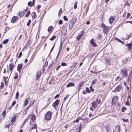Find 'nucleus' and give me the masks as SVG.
Returning a JSON list of instances; mask_svg holds the SVG:
<instances>
[{
  "label": "nucleus",
  "instance_id": "1",
  "mask_svg": "<svg viewBox=\"0 0 132 132\" xmlns=\"http://www.w3.org/2000/svg\"><path fill=\"white\" fill-rule=\"evenodd\" d=\"M77 19L76 18H73L69 25V29L70 30H71L76 22H77Z\"/></svg>",
  "mask_w": 132,
  "mask_h": 132
},
{
  "label": "nucleus",
  "instance_id": "2",
  "mask_svg": "<svg viewBox=\"0 0 132 132\" xmlns=\"http://www.w3.org/2000/svg\"><path fill=\"white\" fill-rule=\"evenodd\" d=\"M101 26L102 28H103V32L105 34H106L108 32L109 30V28L106 26L103 23H102L101 24Z\"/></svg>",
  "mask_w": 132,
  "mask_h": 132
},
{
  "label": "nucleus",
  "instance_id": "3",
  "mask_svg": "<svg viewBox=\"0 0 132 132\" xmlns=\"http://www.w3.org/2000/svg\"><path fill=\"white\" fill-rule=\"evenodd\" d=\"M52 113L50 111H48L45 115V119L46 120H49L51 119L52 115Z\"/></svg>",
  "mask_w": 132,
  "mask_h": 132
},
{
  "label": "nucleus",
  "instance_id": "4",
  "mask_svg": "<svg viewBox=\"0 0 132 132\" xmlns=\"http://www.w3.org/2000/svg\"><path fill=\"white\" fill-rule=\"evenodd\" d=\"M84 33V30H82L79 33L76 37V38L78 41H79L81 38L82 37Z\"/></svg>",
  "mask_w": 132,
  "mask_h": 132
},
{
  "label": "nucleus",
  "instance_id": "5",
  "mask_svg": "<svg viewBox=\"0 0 132 132\" xmlns=\"http://www.w3.org/2000/svg\"><path fill=\"white\" fill-rule=\"evenodd\" d=\"M23 67L22 64H19L17 66V70L18 71L19 73H20V70Z\"/></svg>",
  "mask_w": 132,
  "mask_h": 132
},
{
  "label": "nucleus",
  "instance_id": "6",
  "mask_svg": "<svg viewBox=\"0 0 132 132\" xmlns=\"http://www.w3.org/2000/svg\"><path fill=\"white\" fill-rule=\"evenodd\" d=\"M114 16H111L109 19V22L110 24H112L114 21Z\"/></svg>",
  "mask_w": 132,
  "mask_h": 132
},
{
  "label": "nucleus",
  "instance_id": "7",
  "mask_svg": "<svg viewBox=\"0 0 132 132\" xmlns=\"http://www.w3.org/2000/svg\"><path fill=\"white\" fill-rule=\"evenodd\" d=\"M18 17L17 16H14L12 18V19L11 20V22L12 23H14L15 21L18 19Z\"/></svg>",
  "mask_w": 132,
  "mask_h": 132
},
{
  "label": "nucleus",
  "instance_id": "8",
  "mask_svg": "<svg viewBox=\"0 0 132 132\" xmlns=\"http://www.w3.org/2000/svg\"><path fill=\"white\" fill-rule=\"evenodd\" d=\"M90 42L92 46L95 47H96L97 46L96 43L94 41L93 38H92L90 40Z\"/></svg>",
  "mask_w": 132,
  "mask_h": 132
},
{
  "label": "nucleus",
  "instance_id": "9",
  "mask_svg": "<svg viewBox=\"0 0 132 132\" xmlns=\"http://www.w3.org/2000/svg\"><path fill=\"white\" fill-rule=\"evenodd\" d=\"M75 84L73 82H70L67 85V87H74L75 86Z\"/></svg>",
  "mask_w": 132,
  "mask_h": 132
},
{
  "label": "nucleus",
  "instance_id": "10",
  "mask_svg": "<svg viewBox=\"0 0 132 132\" xmlns=\"http://www.w3.org/2000/svg\"><path fill=\"white\" fill-rule=\"evenodd\" d=\"M14 67V66L13 64L12 63H10L9 64V70L11 71V73L10 75L12 73V71L13 68Z\"/></svg>",
  "mask_w": 132,
  "mask_h": 132
},
{
  "label": "nucleus",
  "instance_id": "11",
  "mask_svg": "<svg viewBox=\"0 0 132 132\" xmlns=\"http://www.w3.org/2000/svg\"><path fill=\"white\" fill-rule=\"evenodd\" d=\"M121 72L122 73L123 77L125 76H127V71L126 69H123L121 71Z\"/></svg>",
  "mask_w": 132,
  "mask_h": 132
},
{
  "label": "nucleus",
  "instance_id": "12",
  "mask_svg": "<svg viewBox=\"0 0 132 132\" xmlns=\"http://www.w3.org/2000/svg\"><path fill=\"white\" fill-rule=\"evenodd\" d=\"M31 16H32V18L33 19H34L37 17L36 13L35 12H33L31 13Z\"/></svg>",
  "mask_w": 132,
  "mask_h": 132
},
{
  "label": "nucleus",
  "instance_id": "13",
  "mask_svg": "<svg viewBox=\"0 0 132 132\" xmlns=\"http://www.w3.org/2000/svg\"><path fill=\"white\" fill-rule=\"evenodd\" d=\"M116 98V96L114 97H113V98L112 99L111 101V104L112 105H116V102L115 101V100H114Z\"/></svg>",
  "mask_w": 132,
  "mask_h": 132
},
{
  "label": "nucleus",
  "instance_id": "14",
  "mask_svg": "<svg viewBox=\"0 0 132 132\" xmlns=\"http://www.w3.org/2000/svg\"><path fill=\"white\" fill-rule=\"evenodd\" d=\"M41 75L39 73V72L37 71V75L36 76V80H37L38 79L39 77H40Z\"/></svg>",
  "mask_w": 132,
  "mask_h": 132
},
{
  "label": "nucleus",
  "instance_id": "15",
  "mask_svg": "<svg viewBox=\"0 0 132 132\" xmlns=\"http://www.w3.org/2000/svg\"><path fill=\"white\" fill-rule=\"evenodd\" d=\"M126 46H128L127 48L129 50H130L132 47V45L131 44H128L126 45Z\"/></svg>",
  "mask_w": 132,
  "mask_h": 132
},
{
  "label": "nucleus",
  "instance_id": "16",
  "mask_svg": "<svg viewBox=\"0 0 132 132\" xmlns=\"http://www.w3.org/2000/svg\"><path fill=\"white\" fill-rule=\"evenodd\" d=\"M121 85H118L116 87V91L117 92H119L121 90Z\"/></svg>",
  "mask_w": 132,
  "mask_h": 132
},
{
  "label": "nucleus",
  "instance_id": "17",
  "mask_svg": "<svg viewBox=\"0 0 132 132\" xmlns=\"http://www.w3.org/2000/svg\"><path fill=\"white\" fill-rule=\"evenodd\" d=\"M59 103V100L58 99H56L55 102L53 103V104L56 105V106H57Z\"/></svg>",
  "mask_w": 132,
  "mask_h": 132
},
{
  "label": "nucleus",
  "instance_id": "18",
  "mask_svg": "<svg viewBox=\"0 0 132 132\" xmlns=\"http://www.w3.org/2000/svg\"><path fill=\"white\" fill-rule=\"evenodd\" d=\"M79 120L81 119L82 120H83H83L86 121V123H87L89 121L88 120V119H85V118H83L81 117H79Z\"/></svg>",
  "mask_w": 132,
  "mask_h": 132
},
{
  "label": "nucleus",
  "instance_id": "19",
  "mask_svg": "<svg viewBox=\"0 0 132 132\" xmlns=\"http://www.w3.org/2000/svg\"><path fill=\"white\" fill-rule=\"evenodd\" d=\"M16 119V117L15 116H14V117H12L11 120V122L12 123H13L14 121H15Z\"/></svg>",
  "mask_w": 132,
  "mask_h": 132
},
{
  "label": "nucleus",
  "instance_id": "20",
  "mask_svg": "<svg viewBox=\"0 0 132 132\" xmlns=\"http://www.w3.org/2000/svg\"><path fill=\"white\" fill-rule=\"evenodd\" d=\"M53 27L52 26H49L48 29L47 30L48 32H50L52 30Z\"/></svg>",
  "mask_w": 132,
  "mask_h": 132
},
{
  "label": "nucleus",
  "instance_id": "21",
  "mask_svg": "<svg viewBox=\"0 0 132 132\" xmlns=\"http://www.w3.org/2000/svg\"><path fill=\"white\" fill-rule=\"evenodd\" d=\"M106 129L107 132H111L110 127L106 126Z\"/></svg>",
  "mask_w": 132,
  "mask_h": 132
},
{
  "label": "nucleus",
  "instance_id": "22",
  "mask_svg": "<svg viewBox=\"0 0 132 132\" xmlns=\"http://www.w3.org/2000/svg\"><path fill=\"white\" fill-rule=\"evenodd\" d=\"M28 6H30L31 7H32L33 5V4H32V3L31 1L29 2L28 3Z\"/></svg>",
  "mask_w": 132,
  "mask_h": 132
},
{
  "label": "nucleus",
  "instance_id": "23",
  "mask_svg": "<svg viewBox=\"0 0 132 132\" xmlns=\"http://www.w3.org/2000/svg\"><path fill=\"white\" fill-rule=\"evenodd\" d=\"M92 106L93 108H95L96 106V104L95 102H93L92 104Z\"/></svg>",
  "mask_w": 132,
  "mask_h": 132
},
{
  "label": "nucleus",
  "instance_id": "24",
  "mask_svg": "<svg viewBox=\"0 0 132 132\" xmlns=\"http://www.w3.org/2000/svg\"><path fill=\"white\" fill-rule=\"evenodd\" d=\"M84 82L82 81V82H80L79 85L78 87H81L84 85Z\"/></svg>",
  "mask_w": 132,
  "mask_h": 132
},
{
  "label": "nucleus",
  "instance_id": "25",
  "mask_svg": "<svg viewBox=\"0 0 132 132\" xmlns=\"http://www.w3.org/2000/svg\"><path fill=\"white\" fill-rule=\"evenodd\" d=\"M28 100L27 99H26L24 102V106L28 104Z\"/></svg>",
  "mask_w": 132,
  "mask_h": 132
},
{
  "label": "nucleus",
  "instance_id": "26",
  "mask_svg": "<svg viewBox=\"0 0 132 132\" xmlns=\"http://www.w3.org/2000/svg\"><path fill=\"white\" fill-rule=\"evenodd\" d=\"M31 119L32 120V121H34L35 119V116L34 115H32L31 118Z\"/></svg>",
  "mask_w": 132,
  "mask_h": 132
},
{
  "label": "nucleus",
  "instance_id": "27",
  "mask_svg": "<svg viewBox=\"0 0 132 132\" xmlns=\"http://www.w3.org/2000/svg\"><path fill=\"white\" fill-rule=\"evenodd\" d=\"M86 91L87 93H90L91 92V91L88 88L86 87L85 88Z\"/></svg>",
  "mask_w": 132,
  "mask_h": 132
},
{
  "label": "nucleus",
  "instance_id": "28",
  "mask_svg": "<svg viewBox=\"0 0 132 132\" xmlns=\"http://www.w3.org/2000/svg\"><path fill=\"white\" fill-rule=\"evenodd\" d=\"M9 41V40L8 39H6L2 43L4 44H5L7 43Z\"/></svg>",
  "mask_w": 132,
  "mask_h": 132
},
{
  "label": "nucleus",
  "instance_id": "29",
  "mask_svg": "<svg viewBox=\"0 0 132 132\" xmlns=\"http://www.w3.org/2000/svg\"><path fill=\"white\" fill-rule=\"evenodd\" d=\"M117 129L118 131L117 132H120V127L119 125H117L116 126V128Z\"/></svg>",
  "mask_w": 132,
  "mask_h": 132
},
{
  "label": "nucleus",
  "instance_id": "30",
  "mask_svg": "<svg viewBox=\"0 0 132 132\" xmlns=\"http://www.w3.org/2000/svg\"><path fill=\"white\" fill-rule=\"evenodd\" d=\"M29 118V117H28L26 118L23 123V126L24 125L25 123L28 120Z\"/></svg>",
  "mask_w": 132,
  "mask_h": 132
},
{
  "label": "nucleus",
  "instance_id": "31",
  "mask_svg": "<svg viewBox=\"0 0 132 132\" xmlns=\"http://www.w3.org/2000/svg\"><path fill=\"white\" fill-rule=\"evenodd\" d=\"M6 112V110H4L2 113V114L1 115L3 117H4L5 116Z\"/></svg>",
  "mask_w": 132,
  "mask_h": 132
},
{
  "label": "nucleus",
  "instance_id": "32",
  "mask_svg": "<svg viewBox=\"0 0 132 132\" xmlns=\"http://www.w3.org/2000/svg\"><path fill=\"white\" fill-rule=\"evenodd\" d=\"M97 79H94L92 82V85H94L96 82Z\"/></svg>",
  "mask_w": 132,
  "mask_h": 132
},
{
  "label": "nucleus",
  "instance_id": "33",
  "mask_svg": "<svg viewBox=\"0 0 132 132\" xmlns=\"http://www.w3.org/2000/svg\"><path fill=\"white\" fill-rule=\"evenodd\" d=\"M4 83L2 81L1 82V85L0 86V89H2L4 86Z\"/></svg>",
  "mask_w": 132,
  "mask_h": 132
},
{
  "label": "nucleus",
  "instance_id": "34",
  "mask_svg": "<svg viewBox=\"0 0 132 132\" xmlns=\"http://www.w3.org/2000/svg\"><path fill=\"white\" fill-rule=\"evenodd\" d=\"M56 36L55 35H54L50 39V40H51V41L53 40L54 39L56 38Z\"/></svg>",
  "mask_w": 132,
  "mask_h": 132
},
{
  "label": "nucleus",
  "instance_id": "35",
  "mask_svg": "<svg viewBox=\"0 0 132 132\" xmlns=\"http://www.w3.org/2000/svg\"><path fill=\"white\" fill-rule=\"evenodd\" d=\"M30 11H28L27 13L25 15L26 17H28L29 15L30 14Z\"/></svg>",
  "mask_w": 132,
  "mask_h": 132
},
{
  "label": "nucleus",
  "instance_id": "36",
  "mask_svg": "<svg viewBox=\"0 0 132 132\" xmlns=\"http://www.w3.org/2000/svg\"><path fill=\"white\" fill-rule=\"evenodd\" d=\"M67 64L65 62H62L61 63V65L62 66H65L67 65Z\"/></svg>",
  "mask_w": 132,
  "mask_h": 132
},
{
  "label": "nucleus",
  "instance_id": "37",
  "mask_svg": "<svg viewBox=\"0 0 132 132\" xmlns=\"http://www.w3.org/2000/svg\"><path fill=\"white\" fill-rule=\"evenodd\" d=\"M127 109L125 107H123L121 109V111L122 112H124L125 110H126Z\"/></svg>",
  "mask_w": 132,
  "mask_h": 132
},
{
  "label": "nucleus",
  "instance_id": "38",
  "mask_svg": "<svg viewBox=\"0 0 132 132\" xmlns=\"http://www.w3.org/2000/svg\"><path fill=\"white\" fill-rule=\"evenodd\" d=\"M123 121L124 122H128V119H125L124 118H122V119Z\"/></svg>",
  "mask_w": 132,
  "mask_h": 132
},
{
  "label": "nucleus",
  "instance_id": "39",
  "mask_svg": "<svg viewBox=\"0 0 132 132\" xmlns=\"http://www.w3.org/2000/svg\"><path fill=\"white\" fill-rule=\"evenodd\" d=\"M19 95V93L17 92L16 94V99H18V96Z\"/></svg>",
  "mask_w": 132,
  "mask_h": 132
},
{
  "label": "nucleus",
  "instance_id": "40",
  "mask_svg": "<svg viewBox=\"0 0 132 132\" xmlns=\"http://www.w3.org/2000/svg\"><path fill=\"white\" fill-rule=\"evenodd\" d=\"M63 44V43H62V39H61V41H60V45L59 47H62V46Z\"/></svg>",
  "mask_w": 132,
  "mask_h": 132
},
{
  "label": "nucleus",
  "instance_id": "41",
  "mask_svg": "<svg viewBox=\"0 0 132 132\" xmlns=\"http://www.w3.org/2000/svg\"><path fill=\"white\" fill-rule=\"evenodd\" d=\"M63 19L66 21H67L68 20V18L66 16H64L63 17Z\"/></svg>",
  "mask_w": 132,
  "mask_h": 132
},
{
  "label": "nucleus",
  "instance_id": "42",
  "mask_svg": "<svg viewBox=\"0 0 132 132\" xmlns=\"http://www.w3.org/2000/svg\"><path fill=\"white\" fill-rule=\"evenodd\" d=\"M77 2H76L74 4V9H76L77 8Z\"/></svg>",
  "mask_w": 132,
  "mask_h": 132
},
{
  "label": "nucleus",
  "instance_id": "43",
  "mask_svg": "<svg viewBox=\"0 0 132 132\" xmlns=\"http://www.w3.org/2000/svg\"><path fill=\"white\" fill-rule=\"evenodd\" d=\"M116 40H117L119 42H120L121 43L123 44V42L120 39H119L116 38Z\"/></svg>",
  "mask_w": 132,
  "mask_h": 132
},
{
  "label": "nucleus",
  "instance_id": "44",
  "mask_svg": "<svg viewBox=\"0 0 132 132\" xmlns=\"http://www.w3.org/2000/svg\"><path fill=\"white\" fill-rule=\"evenodd\" d=\"M63 23L62 21L61 20H60L58 22V23L59 25H61Z\"/></svg>",
  "mask_w": 132,
  "mask_h": 132
},
{
  "label": "nucleus",
  "instance_id": "45",
  "mask_svg": "<svg viewBox=\"0 0 132 132\" xmlns=\"http://www.w3.org/2000/svg\"><path fill=\"white\" fill-rule=\"evenodd\" d=\"M31 20H28V23H27V25L28 26H29L30 24V23L31 22Z\"/></svg>",
  "mask_w": 132,
  "mask_h": 132
},
{
  "label": "nucleus",
  "instance_id": "46",
  "mask_svg": "<svg viewBox=\"0 0 132 132\" xmlns=\"http://www.w3.org/2000/svg\"><path fill=\"white\" fill-rule=\"evenodd\" d=\"M69 96V95H67L64 98V101L67 98H68Z\"/></svg>",
  "mask_w": 132,
  "mask_h": 132
},
{
  "label": "nucleus",
  "instance_id": "47",
  "mask_svg": "<svg viewBox=\"0 0 132 132\" xmlns=\"http://www.w3.org/2000/svg\"><path fill=\"white\" fill-rule=\"evenodd\" d=\"M90 89L92 92H93L94 90V89L92 88V85L90 87Z\"/></svg>",
  "mask_w": 132,
  "mask_h": 132
},
{
  "label": "nucleus",
  "instance_id": "48",
  "mask_svg": "<svg viewBox=\"0 0 132 132\" xmlns=\"http://www.w3.org/2000/svg\"><path fill=\"white\" fill-rule=\"evenodd\" d=\"M52 106L54 107V109H56L57 108V107L56 106V105L54 104H53L52 105Z\"/></svg>",
  "mask_w": 132,
  "mask_h": 132
},
{
  "label": "nucleus",
  "instance_id": "49",
  "mask_svg": "<svg viewBox=\"0 0 132 132\" xmlns=\"http://www.w3.org/2000/svg\"><path fill=\"white\" fill-rule=\"evenodd\" d=\"M27 113V110H26V109H25L23 112V114L24 115L26 114Z\"/></svg>",
  "mask_w": 132,
  "mask_h": 132
},
{
  "label": "nucleus",
  "instance_id": "50",
  "mask_svg": "<svg viewBox=\"0 0 132 132\" xmlns=\"http://www.w3.org/2000/svg\"><path fill=\"white\" fill-rule=\"evenodd\" d=\"M102 37V36L101 35L99 34L97 36V38L98 39H100Z\"/></svg>",
  "mask_w": 132,
  "mask_h": 132
},
{
  "label": "nucleus",
  "instance_id": "51",
  "mask_svg": "<svg viewBox=\"0 0 132 132\" xmlns=\"http://www.w3.org/2000/svg\"><path fill=\"white\" fill-rule=\"evenodd\" d=\"M87 92L86 90H84L82 92V93L83 94H87Z\"/></svg>",
  "mask_w": 132,
  "mask_h": 132
},
{
  "label": "nucleus",
  "instance_id": "52",
  "mask_svg": "<svg viewBox=\"0 0 132 132\" xmlns=\"http://www.w3.org/2000/svg\"><path fill=\"white\" fill-rule=\"evenodd\" d=\"M79 117H78V118L76 120H75V121H74V122H76L77 123H78V122L79 121Z\"/></svg>",
  "mask_w": 132,
  "mask_h": 132
},
{
  "label": "nucleus",
  "instance_id": "53",
  "mask_svg": "<svg viewBox=\"0 0 132 132\" xmlns=\"http://www.w3.org/2000/svg\"><path fill=\"white\" fill-rule=\"evenodd\" d=\"M90 71L92 73H95V74H96V73H97L98 72H96V71H93L92 70H91Z\"/></svg>",
  "mask_w": 132,
  "mask_h": 132
},
{
  "label": "nucleus",
  "instance_id": "54",
  "mask_svg": "<svg viewBox=\"0 0 132 132\" xmlns=\"http://www.w3.org/2000/svg\"><path fill=\"white\" fill-rule=\"evenodd\" d=\"M15 103H16L15 101H13V102L12 103V106H14V105L15 104Z\"/></svg>",
  "mask_w": 132,
  "mask_h": 132
},
{
  "label": "nucleus",
  "instance_id": "55",
  "mask_svg": "<svg viewBox=\"0 0 132 132\" xmlns=\"http://www.w3.org/2000/svg\"><path fill=\"white\" fill-rule=\"evenodd\" d=\"M22 52H21L19 55V56H18V58H20V57L21 56V55H22Z\"/></svg>",
  "mask_w": 132,
  "mask_h": 132
},
{
  "label": "nucleus",
  "instance_id": "56",
  "mask_svg": "<svg viewBox=\"0 0 132 132\" xmlns=\"http://www.w3.org/2000/svg\"><path fill=\"white\" fill-rule=\"evenodd\" d=\"M96 102H97L98 103V104H100V102H101V101L100 100H99L98 99H97L96 100Z\"/></svg>",
  "mask_w": 132,
  "mask_h": 132
},
{
  "label": "nucleus",
  "instance_id": "57",
  "mask_svg": "<svg viewBox=\"0 0 132 132\" xmlns=\"http://www.w3.org/2000/svg\"><path fill=\"white\" fill-rule=\"evenodd\" d=\"M59 96V94H57L54 97V99H56Z\"/></svg>",
  "mask_w": 132,
  "mask_h": 132
},
{
  "label": "nucleus",
  "instance_id": "58",
  "mask_svg": "<svg viewBox=\"0 0 132 132\" xmlns=\"http://www.w3.org/2000/svg\"><path fill=\"white\" fill-rule=\"evenodd\" d=\"M130 16V13H127V18H129Z\"/></svg>",
  "mask_w": 132,
  "mask_h": 132
},
{
  "label": "nucleus",
  "instance_id": "59",
  "mask_svg": "<svg viewBox=\"0 0 132 132\" xmlns=\"http://www.w3.org/2000/svg\"><path fill=\"white\" fill-rule=\"evenodd\" d=\"M33 127L34 128L36 129L37 127V125L36 124L34 125Z\"/></svg>",
  "mask_w": 132,
  "mask_h": 132
},
{
  "label": "nucleus",
  "instance_id": "60",
  "mask_svg": "<svg viewBox=\"0 0 132 132\" xmlns=\"http://www.w3.org/2000/svg\"><path fill=\"white\" fill-rule=\"evenodd\" d=\"M18 13H19V14H18V15H19L20 17H22V15L20 14L21 13V12H20V11H19Z\"/></svg>",
  "mask_w": 132,
  "mask_h": 132
},
{
  "label": "nucleus",
  "instance_id": "61",
  "mask_svg": "<svg viewBox=\"0 0 132 132\" xmlns=\"http://www.w3.org/2000/svg\"><path fill=\"white\" fill-rule=\"evenodd\" d=\"M18 77V75H16V76H14V79H17Z\"/></svg>",
  "mask_w": 132,
  "mask_h": 132
},
{
  "label": "nucleus",
  "instance_id": "62",
  "mask_svg": "<svg viewBox=\"0 0 132 132\" xmlns=\"http://www.w3.org/2000/svg\"><path fill=\"white\" fill-rule=\"evenodd\" d=\"M48 65V62H46L44 64V66L45 67H47Z\"/></svg>",
  "mask_w": 132,
  "mask_h": 132
},
{
  "label": "nucleus",
  "instance_id": "63",
  "mask_svg": "<svg viewBox=\"0 0 132 132\" xmlns=\"http://www.w3.org/2000/svg\"><path fill=\"white\" fill-rule=\"evenodd\" d=\"M41 7V5H38L37 8L38 9H39Z\"/></svg>",
  "mask_w": 132,
  "mask_h": 132
},
{
  "label": "nucleus",
  "instance_id": "64",
  "mask_svg": "<svg viewBox=\"0 0 132 132\" xmlns=\"http://www.w3.org/2000/svg\"><path fill=\"white\" fill-rule=\"evenodd\" d=\"M61 67V66L60 65H59L56 68V70H58V69L59 68H60V67Z\"/></svg>",
  "mask_w": 132,
  "mask_h": 132
}]
</instances>
